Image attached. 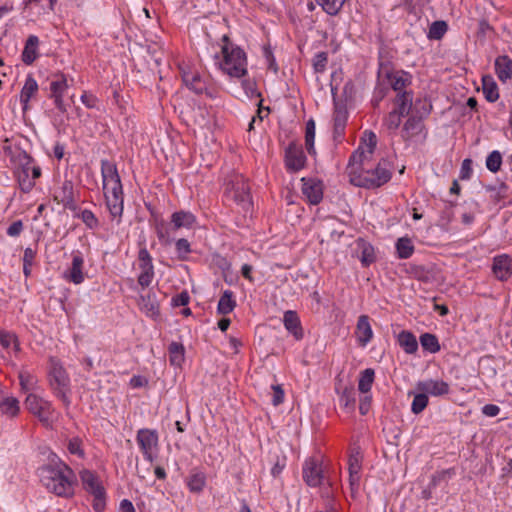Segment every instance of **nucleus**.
Instances as JSON below:
<instances>
[{"label":"nucleus","instance_id":"nucleus-42","mask_svg":"<svg viewBox=\"0 0 512 512\" xmlns=\"http://www.w3.org/2000/svg\"><path fill=\"white\" fill-rule=\"evenodd\" d=\"M314 140H315V121L313 119H309L306 122L305 127V147L307 149V152L310 155H315V147H314Z\"/></svg>","mask_w":512,"mask_h":512},{"label":"nucleus","instance_id":"nucleus-6","mask_svg":"<svg viewBox=\"0 0 512 512\" xmlns=\"http://www.w3.org/2000/svg\"><path fill=\"white\" fill-rule=\"evenodd\" d=\"M377 76L378 79L387 80L396 93L407 91L406 88L412 84L411 74L404 70H394L392 63L388 60H379Z\"/></svg>","mask_w":512,"mask_h":512},{"label":"nucleus","instance_id":"nucleus-19","mask_svg":"<svg viewBox=\"0 0 512 512\" xmlns=\"http://www.w3.org/2000/svg\"><path fill=\"white\" fill-rule=\"evenodd\" d=\"M492 271L500 281H506L512 275V258L507 254L494 257Z\"/></svg>","mask_w":512,"mask_h":512},{"label":"nucleus","instance_id":"nucleus-1","mask_svg":"<svg viewBox=\"0 0 512 512\" xmlns=\"http://www.w3.org/2000/svg\"><path fill=\"white\" fill-rule=\"evenodd\" d=\"M361 149L358 147L349 158L346 171L350 183L365 189H376L388 183L392 177V163L388 159L382 158L375 168H364L368 157Z\"/></svg>","mask_w":512,"mask_h":512},{"label":"nucleus","instance_id":"nucleus-33","mask_svg":"<svg viewBox=\"0 0 512 512\" xmlns=\"http://www.w3.org/2000/svg\"><path fill=\"white\" fill-rule=\"evenodd\" d=\"M139 306L149 317L156 318L160 314L159 304L155 300V296L150 293L140 296Z\"/></svg>","mask_w":512,"mask_h":512},{"label":"nucleus","instance_id":"nucleus-9","mask_svg":"<svg viewBox=\"0 0 512 512\" xmlns=\"http://www.w3.org/2000/svg\"><path fill=\"white\" fill-rule=\"evenodd\" d=\"M49 383L53 393L56 397L62 400L66 405H70V400L67 396L69 392V377L62 366L54 365L49 373Z\"/></svg>","mask_w":512,"mask_h":512},{"label":"nucleus","instance_id":"nucleus-11","mask_svg":"<svg viewBox=\"0 0 512 512\" xmlns=\"http://www.w3.org/2000/svg\"><path fill=\"white\" fill-rule=\"evenodd\" d=\"M136 441L145 460L152 463L155 460L154 451L158 447V433L154 429L142 428L138 430Z\"/></svg>","mask_w":512,"mask_h":512},{"label":"nucleus","instance_id":"nucleus-45","mask_svg":"<svg viewBox=\"0 0 512 512\" xmlns=\"http://www.w3.org/2000/svg\"><path fill=\"white\" fill-rule=\"evenodd\" d=\"M74 213H75L74 217L80 218L83 221V223L87 226V228H89V229L98 228L99 221H98L97 217L95 216V214L91 210H88V209L80 210L78 208V210Z\"/></svg>","mask_w":512,"mask_h":512},{"label":"nucleus","instance_id":"nucleus-37","mask_svg":"<svg viewBox=\"0 0 512 512\" xmlns=\"http://www.w3.org/2000/svg\"><path fill=\"white\" fill-rule=\"evenodd\" d=\"M0 409L1 412L10 417H15L20 411L19 401L15 397H4L0 396Z\"/></svg>","mask_w":512,"mask_h":512},{"label":"nucleus","instance_id":"nucleus-51","mask_svg":"<svg viewBox=\"0 0 512 512\" xmlns=\"http://www.w3.org/2000/svg\"><path fill=\"white\" fill-rule=\"evenodd\" d=\"M328 63V53L318 52L315 54L312 60V66L315 73H323L326 70Z\"/></svg>","mask_w":512,"mask_h":512},{"label":"nucleus","instance_id":"nucleus-61","mask_svg":"<svg viewBox=\"0 0 512 512\" xmlns=\"http://www.w3.org/2000/svg\"><path fill=\"white\" fill-rule=\"evenodd\" d=\"M472 175V160L464 159L460 169V179L467 180L470 179Z\"/></svg>","mask_w":512,"mask_h":512},{"label":"nucleus","instance_id":"nucleus-59","mask_svg":"<svg viewBox=\"0 0 512 512\" xmlns=\"http://www.w3.org/2000/svg\"><path fill=\"white\" fill-rule=\"evenodd\" d=\"M263 55L266 59V62L268 64V69L273 71L274 73H277L279 68L276 63L275 57L273 55V52L269 46H265L263 49Z\"/></svg>","mask_w":512,"mask_h":512},{"label":"nucleus","instance_id":"nucleus-57","mask_svg":"<svg viewBox=\"0 0 512 512\" xmlns=\"http://www.w3.org/2000/svg\"><path fill=\"white\" fill-rule=\"evenodd\" d=\"M19 382L23 391H28L33 388L36 380L28 371H21L19 373Z\"/></svg>","mask_w":512,"mask_h":512},{"label":"nucleus","instance_id":"nucleus-47","mask_svg":"<svg viewBox=\"0 0 512 512\" xmlns=\"http://www.w3.org/2000/svg\"><path fill=\"white\" fill-rule=\"evenodd\" d=\"M428 403V395L425 392H419L414 396V399L411 404V411L414 414H419L427 407Z\"/></svg>","mask_w":512,"mask_h":512},{"label":"nucleus","instance_id":"nucleus-44","mask_svg":"<svg viewBox=\"0 0 512 512\" xmlns=\"http://www.w3.org/2000/svg\"><path fill=\"white\" fill-rule=\"evenodd\" d=\"M376 144L377 137L375 133L372 131H365L364 136L361 140V145L359 147L362 148L361 150H363L366 156L369 158L374 153Z\"/></svg>","mask_w":512,"mask_h":512},{"label":"nucleus","instance_id":"nucleus-55","mask_svg":"<svg viewBox=\"0 0 512 512\" xmlns=\"http://www.w3.org/2000/svg\"><path fill=\"white\" fill-rule=\"evenodd\" d=\"M82 440L79 437H73L69 439L67 449L68 451L73 454L77 455L80 458H84L85 452L82 448Z\"/></svg>","mask_w":512,"mask_h":512},{"label":"nucleus","instance_id":"nucleus-38","mask_svg":"<svg viewBox=\"0 0 512 512\" xmlns=\"http://www.w3.org/2000/svg\"><path fill=\"white\" fill-rule=\"evenodd\" d=\"M187 486L192 493H200L206 485V476L203 472H193L187 478Z\"/></svg>","mask_w":512,"mask_h":512},{"label":"nucleus","instance_id":"nucleus-48","mask_svg":"<svg viewBox=\"0 0 512 512\" xmlns=\"http://www.w3.org/2000/svg\"><path fill=\"white\" fill-rule=\"evenodd\" d=\"M453 475H455L454 468L445 469L439 472H436L432 475L431 481L429 484L430 489L436 488L441 482L447 481L450 479Z\"/></svg>","mask_w":512,"mask_h":512},{"label":"nucleus","instance_id":"nucleus-43","mask_svg":"<svg viewBox=\"0 0 512 512\" xmlns=\"http://www.w3.org/2000/svg\"><path fill=\"white\" fill-rule=\"evenodd\" d=\"M0 344L4 349H8L10 347L17 353L20 351V343L18 337L15 333L10 331H1L0 332Z\"/></svg>","mask_w":512,"mask_h":512},{"label":"nucleus","instance_id":"nucleus-4","mask_svg":"<svg viewBox=\"0 0 512 512\" xmlns=\"http://www.w3.org/2000/svg\"><path fill=\"white\" fill-rule=\"evenodd\" d=\"M225 197L228 201L239 205L245 212H248L252 206L250 185L243 176H235L227 183Z\"/></svg>","mask_w":512,"mask_h":512},{"label":"nucleus","instance_id":"nucleus-46","mask_svg":"<svg viewBox=\"0 0 512 512\" xmlns=\"http://www.w3.org/2000/svg\"><path fill=\"white\" fill-rule=\"evenodd\" d=\"M448 25L445 21L438 20L434 21L428 31V38L432 40H440L447 32Z\"/></svg>","mask_w":512,"mask_h":512},{"label":"nucleus","instance_id":"nucleus-39","mask_svg":"<svg viewBox=\"0 0 512 512\" xmlns=\"http://www.w3.org/2000/svg\"><path fill=\"white\" fill-rule=\"evenodd\" d=\"M395 246L399 259H408L414 253V245L411 239L408 237L399 238Z\"/></svg>","mask_w":512,"mask_h":512},{"label":"nucleus","instance_id":"nucleus-28","mask_svg":"<svg viewBox=\"0 0 512 512\" xmlns=\"http://www.w3.org/2000/svg\"><path fill=\"white\" fill-rule=\"evenodd\" d=\"M182 80L185 86L195 94H203L206 90V82L197 72H183Z\"/></svg>","mask_w":512,"mask_h":512},{"label":"nucleus","instance_id":"nucleus-18","mask_svg":"<svg viewBox=\"0 0 512 512\" xmlns=\"http://www.w3.org/2000/svg\"><path fill=\"white\" fill-rule=\"evenodd\" d=\"M416 389L435 397L444 396L450 392V386L447 382L433 379L417 382Z\"/></svg>","mask_w":512,"mask_h":512},{"label":"nucleus","instance_id":"nucleus-29","mask_svg":"<svg viewBox=\"0 0 512 512\" xmlns=\"http://www.w3.org/2000/svg\"><path fill=\"white\" fill-rule=\"evenodd\" d=\"M39 38L36 35H30L25 43L24 49L21 54V59L24 64L31 65L38 57Z\"/></svg>","mask_w":512,"mask_h":512},{"label":"nucleus","instance_id":"nucleus-15","mask_svg":"<svg viewBox=\"0 0 512 512\" xmlns=\"http://www.w3.org/2000/svg\"><path fill=\"white\" fill-rule=\"evenodd\" d=\"M302 474L303 480L308 486H320L324 479L322 463L315 458L307 459L304 462Z\"/></svg>","mask_w":512,"mask_h":512},{"label":"nucleus","instance_id":"nucleus-52","mask_svg":"<svg viewBox=\"0 0 512 512\" xmlns=\"http://www.w3.org/2000/svg\"><path fill=\"white\" fill-rule=\"evenodd\" d=\"M349 0H326L322 3L323 10L329 15H337L343 5Z\"/></svg>","mask_w":512,"mask_h":512},{"label":"nucleus","instance_id":"nucleus-40","mask_svg":"<svg viewBox=\"0 0 512 512\" xmlns=\"http://www.w3.org/2000/svg\"><path fill=\"white\" fill-rule=\"evenodd\" d=\"M375 372L372 368H367L360 372L359 381H358V389L361 393H368L374 382Z\"/></svg>","mask_w":512,"mask_h":512},{"label":"nucleus","instance_id":"nucleus-22","mask_svg":"<svg viewBox=\"0 0 512 512\" xmlns=\"http://www.w3.org/2000/svg\"><path fill=\"white\" fill-rule=\"evenodd\" d=\"M368 315H360L356 324V337L360 346L365 347L373 338Z\"/></svg>","mask_w":512,"mask_h":512},{"label":"nucleus","instance_id":"nucleus-34","mask_svg":"<svg viewBox=\"0 0 512 512\" xmlns=\"http://www.w3.org/2000/svg\"><path fill=\"white\" fill-rule=\"evenodd\" d=\"M38 91L37 81L32 77L28 76L24 83V86L20 93V102L23 105V110L28 108V103L33 95Z\"/></svg>","mask_w":512,"mask_h":512},{"label":"nucleus","instance_id":"nucleus-36","mask_svg":"<svg viewBox=\"0 0 512 512\" xmlns=\"http://www.w3.org/2000/svg\"><path fill=\"white\" fill-rule=\"evenodd\" d=\"M419 341L422 349L431 354H435L441 349L439 340L435 334L428 332L423 333L420 335Z\"/></svg>","mask_w":512,"mask_h":512},{"label":"nucleus","instance_id":"nucleus-50","mask_svg":"<svg viewBox=\"0 0 512 512\" xmlns=\"http://www.w3.org/2000/svg\"><path fill=\"white\" fill-rule=\"evenodd\" d=\"M175 250L179 260H186L191 253V245L185 238H180L175 242Z\"/></svg>","mask_w":512,"mask_h":512},{"label":"nucleus","instance_id":"nucleus-14","mask_svg":"<svg viewBox=\"0 0 512 512\" xmlns=\"http://www.w3.org/2000/svg\"><path fill=\"white\" fill-rule=\"evenodd\" d=\"M34 163V159L26 152L20 157V163L18 168L15 170V176L17 178L19 188L23 193H29L35 186V182L30 179L31 176V164Z\"/></svg>","mask_w":512,"mask_h":512},{"label":"nucleus","instance_id":"nucleus-60","mask_svg":"<svg viewBox=\"0 0 512 512\" xmlns=\"http://www.w3.org/2000/svg\"><path fill=\"white\" fill-rule=\"evenodd\" d=\"M349 472L355 473L361 470V455L359 452L352 453L348 459Z\"/></svg>","mask_w":512,"mask_h":512},{"label":"nucleus","instance_id":"nucleus-16","mask_svg":"<svg viewBox=\"0 0 512 512\" xmlns=\"http://www.w3.org/2000/svg\"><path fill=\"white\" fill-rule=\"evenodd\" d=\"M53 199L58 204H62L65 209H69L73 212L78 210V205L74 197V185L71 180H65L62 185L55 190Z\"/></svg>","mask_w":512,"mask_h":512},{"label":"nucleus","instance_id":"nucleus-7","mask_svg":"<svg viewBox=\"0 0 512 512\" xmlns=\"http://www.w3.org/2000/svg\"><path fill=\"white\" fill-rule=\"evenodd\" d=\"M80 479L83 485V488L86 492L90 493L94 496L93 500V508L96 512H101L105 508V489L102 486L98 476L88 470L83 469L80 472Z\"/></svg>","mask_w":512,"mask_h":512},{"label":"nucleus","instance_id":"nucleus-31","mask_svg":"<svg viewBox=\"0 0 512 512\" xmlns=\"http://www.w3.org/2000/svg\"><path fill=\"white\" fill-rule=\"evenodd\" d=\"M482 90L488 102L494 103L499 99L498 85L492 76L484 75L482 77Z\"/></svg>","mask_w":512,"mask_h":512},{"label":"nucleus","instance_id":"nucleus-25","mask_svg":"<svg viewBox=\"0 0 512 512\" xmlns=\"http://www.w3.org/2000/svg\"><path fill=\"white\" fill-rule=\"evenodd\" d=\"M495 73L502 83L512 78V59L508 55H500L495 59Z\"/></svg>","mask_w":512,"mask_h":512},{"label":"nucleus","instance_id":"nucleus-13","mask_svg":"<svg viewBox=\"0 0 512 512\" xmlns=\"http://www.w3.org/2000/svg\"><path fill=\"white\" fill-rule=\"evenodd\" d=\"M307 157L300 144L291 142L285 149L284 163L288 172L296 173L306 166Z\"/></svg>","mask_w":512,"mask_h":512},{"label":"nucleus","instance_id":"nucleus-8","mask_svg":"<svg viewBox=\"0 0 512 512\" xmlns=\"http://www.w3.org/2000/svg\"><path fill=\"white\" fill-rule=\"evenodd\" d=\"M101 174L103 178L104 196L123 197L122 184L116 165L108 160H102Z\"/></svg>","mask_w":512,"mask_h":512},{"label":"nucleus","instance_id":"nucleus-30","mask_svg":"<svg viewBox=\"0 0 512 512\" xmlns=\"http://www.w3.org/2000/svg\"><path fill=\"white\" fill-rule=\"evenodd\" d=\"M397 342L407 354H415L418 351V341L416 336L408 330H403L398 334Z\"/></svg>","mask_w":512,"mask_h":512},{"label":"nucleus","instance_id":"nucleus-12","mask_svg":"<svg viewBox=\"0 0 512 512\" xmlns=\"http://www.w3.org/2000/svg\"><path fill=\"white\" fill-rule=\"evenodd\" d=\"M24 404L26 409L37 416L42 423H49L53 413V408L49 401L30 393L27 395Z\"/></svg>","mask_w":512,"mask_h":512},{"label":"nucleus","instance_id":"nucleus-17","mask_svg":"<svg viewBox=\"0 0 512 512\" xmlns=\"http://www.w3.org/2000/svg\"><path fill=\"white\" fill-rule=\"evenodd\" d=\"M302 193L312 205L319 204L323 199V185L320 180L314 178L301 179Z\"/></svg>","mask_w":512,"mask_h":512},{"label":"nucleus","instance_id":"nucleus-10","mask_svg":"<svg viewBox=\"0 0 512 512\" xmlns=\"http://www.w3.org/2000/svg\"><path fill=\"white\" fill-rule=\"evenodd\" d=\"M138 262L141 272L137 281L138 284L144 289L151 285L155 276L153 259L147 250L144 241L139 242Z\"/></svg>","mask_w":512,"mask_h":512},{"label":"nucleus","instance_id":"nucleus-58","mask_svg":"<svg viewBox=\"0 0 512 512\" xmlns=\"http://www.w3.org/2000/svg\"><path fill=\"white\" fill-rule=\"evenodd\" d=\"M242 88L249 98L261 97V93L257 90L256 82L251 79L242 81Z\"/></svg>","mask_w":512,"mask_h":512},{"label":"nucleus","instance_id":"nucleus-32","mask_svg":"<svg viewBox=\"0 0 512 512\" xmlns=\"http://www.w3.org/2000/svg\"><path fill=\"white\" fill-rule=\"evenodd\" d=\"M106 206L112 219H117V223L121 222L123 209H124V198L120 196H108L105 197Z\"/></svg>","mask_w":512,"mask_h":512},{"label":"nucleus","instance_id":"nucleus-2","mask_svg":"<svg viewBox=\"0 0 512 512\" xmlns=\"http://www.w3.org/2000/svg\"><path fill=\"white\" fill-rule=\"evenodd\" d=\"M38 475L48 491L61 497L73 495L75 474L65 463L59 461L43 465L38 469Z\"/></svg>","mask_w":512,"mask_h":512},{"label":"nucleus","instance_id":"nucleus-23","mask_svg":"<svg viewBox=\"0 0 512 512\" xmlns=\"http://www.w3.org/2000/svg\"><path fill=\"white\" fill-rule=\"evenodd\" d=\"M356 253L363 267H368L376 261L374 247L363 238L356 240Z\"/></svg>","mask_w":512,"mask_h":512},{"label":"nucleus","instance_id":"nucleus-63","mask_svg":"<svg viewBox=\"0 0 512 512\" xmlns=\"http://www.w3.org/2000/svg\"><path fill=\"white\" fill-rule=\"evenodd\" d=\"M273 390V398H272V404L274 406H278L283 403L284 401V390L280 385H272Z\"/></svg>","mask_w":512,"mask_h":512},{"label":"nucleus","instance_id":"nucleus-5","mask_svg":"<svg viewBox=\"0 0 512 512\" xmlns=\"http://www.w3.org/2000/svg\"><path fill=\"white\" fill-rule=\"evenodd\" d=\"M431 105L425 100H416L414 109L403 125L402 138L409 140L419 135L424 129L423 119L430 114Z\"/></svg>","mask_w":512,"mask_h":512},{"label":"nucleus","instance_id":"nucleus-35","mask_svg":"<svg viewBox=\"0 0 512 512\" xmlns=\"http://www.w3.org/2000/svg\"><path fill=\"white\" fill-rule=\"evenodd\" d=\"M236 307V301L234 299V293L231 290H225L217 305V312L221 315H227L231 313Z\"/></svg>","mask_w":512,"mask_h":512},{"label":"nucleus","instance_id":"nucleus-56","mask_svg":"<svg viewBox=\"0 0 512 512\" xmlns=\"http://www.w3.org/2000/svg\"><path fill=\"white\" fill-rule=\"evenodd\" d=\"M356 392L353 387H345L341 396L340 401L344 403L345 407H354L356 401Z\"/></svg>","mask_w":512,"mask_h":512},{"label":"nucleus","instance_id":"nucleus-62","mask_svg":"<svg viewBox=\"0 0 512 512\" xmlns=\"http://www.w3.org/2000/svg\"><path fill=\"white\" fill-rule=\"evenodd\" d=\"M190 301V296L187 291H182L181 293L175 295L172 298V305L174 307L186 306Z\"/></svg>","mask_w":512,"mask_h":512},{"label":"nucleus","instance_id":"nucleus-64","mask_svg":"<svg viewBox=\"0 0 512 512\" xmlns=\"http://www.w3.org/2000/svg\"><path fill=\"white\" fill-rule=\"evenodd\" d=\"M23 231V222L21 220L14 221L7 229V234L11 237H17Z\"/></svg>","mask_w":512,"mask_h":512},{"label":"nucleus","instance_id":"nucleus-24","mask_svg":"<svg viewBox=\"0 0 512 512\" xmlns=\"http://www.w3.org/2000/svg\"><path fill=\"white\" fill-rule=\"evenodd\" d=\"M413 91H404L396 94L394 99V111L400 115L408 116L412 113L415 103H413Z\"/></svg>","mask_w":512,"mask_h":512},{"label":"nucleus","instance_id":"nucleus-27","mask_svg":"<svg viewBox=\"0 0 512 512\" xmlns=\"http://www.w3.org/2000/svg\"><path fill=\"white\" fill-rule=\"evenodd\" d=\"M348 113L343 108H335L333 114V138L335 141H341L344 136Z\"/></svg>","mask_w":512,"mask_h":512},{"label":"nucleus","instance_id":"nucleus-21","mask_svg":"<svg viewBox=\"0 0 512 512\" xmlns=\"http://www.w3.org/2000/svg\"><path fill=\"white\" fill-rule=\"evenodd\" d=\"M196 216L185 210H179L171 215V229L177 231L181 228L191 229L196 225Z\"/></svg>","mask_w":512,"mask_h":512},{"label":"nucleus","instance_id":"nucleus-41","mask_svg":"<svg viewBox=\"0 0 512 512\" xmlns=\"http://www.w3.org/2000/svg\"><path fill=\"white\" fill-rule=\"evenodd\" d=\"M168 352L170 363L175 366H181V364L184 362L185 352L183 344L178 342L170 343L168 347Z\"/></svg>","mask_w":512,"mask_h":512},{"label":"nucleus","instance_id":"nucleus-26","mask_svg":"<svg viewBox=\"0 0 512 512\" xmlns=\"http://www.w3.org/2000/svg\"><path fill=\"white\" fill-rule=\"evenodd\" d=\"M283 323L285 328L294 336L296 340L303 338V329L298 314L295 311L288 310L284 313Z\"/></svg>","mask_w":512,"mask_h":512},{"label":"nucleus","instance_id":"nucleus-3","mask_svg":"<svg viewBox=\"0 0 512 512\" xmlns=\"http://www.w3.org/2000/svg\"><path fill=\"white\" fill-rule=\"evenodd\" d=\"M222 41L223 61L219 63L221 70L230 77H244L247 74L246 53L239 46L232 44L228 35H223Z\"/></svg>","mask_w":512,"mask_h":512},{"label":"nucleus","instance_id":"nucleus-53","mask_svg":"<svg viewBox=\"0 0 512 512\" xmlns=\"http://www.w3.org/2000/svg\"><path fill=\"white\" fill-rule=\"evenodd\" d=\"M402 117L404 115H400V113L392 110L385 118L384 124L390 131H395L399 128L402 122Z\"/></svg>","mask_w":512,"mask_h":512},{"label":"nucleus","instance_id":"nucleus-54","mask_svg":"<svg viewBox=\"0 0 512 512\" xmlns=\"http://www.w3.org/2000/svg\"><path fill=\"white\" fill-rule=\"evenodd\" d=\"M68 85H67V79L65 75H60V78L58 80H54L50 84V90L51 95L50 96H57V95H64V92L66 91Z\"/></svg>","mask_w":512,"mask_h":512},{"label":"nucleus","instance_id":"nucleus-20","mask_svg":"<svg viewBox=\"0 0 512 512\" xmlns=\"http://www.w3.org/2000/svg\"><path fill=\"white\" fill-rule=\"evenodd\" d=\"M84 259L82 254L77 251L72 254V263L71 267L65 271V278L74 283L81 284L84 281V273H83Z\"/></svg>","mask_w":512,"mask_h":512},{"label":"nucleus","instance_id":"nucleus-49","mask_svg":"<svg viewBox=\"0 0 512 512\" xmlns=\"http://www.w3.org/2000/svg\"><path fill=\"white\" fill-rule=\"evenodd\" d=\"M502 165V155L499 151H492L486 158V167L489 171L496 173Z\"/></svg>","mask_w":512,"mask_h":512}]
</instances>
